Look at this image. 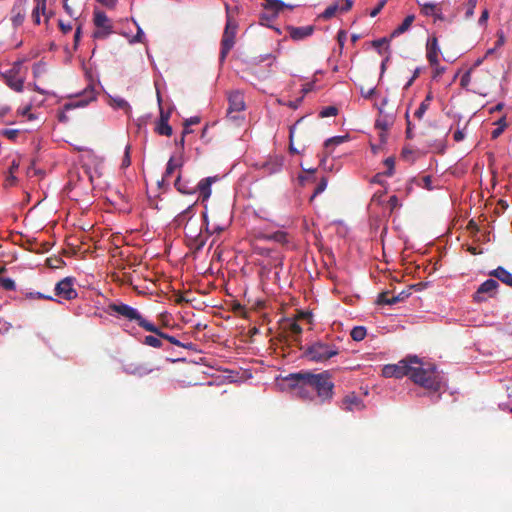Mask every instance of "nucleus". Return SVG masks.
Listing matches in <instances>:
<instances>
[{
	"instance_id": "1",
	"label": "nucleus",
	"mask_w": 512,
	"mask_h": 512,
	"mask_svg": "<svg viewBox=\"0 0 512 512\" xmlns=\"http://www.w3.org/2000/svg\"><path fill=\"white\" fill-rule=\"evenodd\" d=\"M280 385L304 400H313L317 396L324 403L329 402L334 394V383L328 371L317 374L305 370L290 373L281 379Z\"/></svg>"
},
{
	"instance_id": "2",
	"label": "nucleus",
	"mask_w": 512,
	"mask_h": 512,
	"mask_svg": "<svg viewBox=\"0 0 512 512\" xmlns=\"http://www.w3.org/2000/svg\"><path fill=\"white\" fill-rule=\"evenodd\" d=\"M382 375L387 378L408 376L415 384L433 393L439 392L443 386L442 378L435 367L424 368L416 356L401 360L397 364L385 365Z\"/></svg>"
},
{
	"instance_id": "3",
	"label": "nucleus",
	"mask_w": 512,
	"mask_h": 512,
	"mask_svg": "<svg viewBox=\"0 0 512 512\" xmlns=\"http://www.w3.org/2000/svg\"><path fill=\"white\" fill-rule=\"evenodd\" d=\"M341 353V348L332 340H316L310 343L305 352V357L315 363H327Z\"/></svg>"
},
{
	"instance_id": "4",
	"label": "nucleus",
	"mask_w": 512,
	"mask_h": 512,
	"mask_svg": "<svg viewBox=\"0 0 512 512\" xmlns=\"http://www.w3.org/2000/svg\"><path fill=\"white\" fill-rule=\"evenodd\" d=\"M107 312L110 315H118L128 319L129 321H135L145 331H154L155 324L145 319L141 313L134 307L125 303H110L108 305Z\"/></svg>"
},
{
	"instance_id": "5",
	"label": "nucleus",
	"mask_w": 512,
	"mask_h": 512,
	"mask_svg": "<svg viewBox=\"0 0 512 512\" xmlns=\"http://www.w3.org/2000/svg\"><path fill=\"white\" fill-rule=\"evenodd\" d=\"M226 13H227V21L225 30L222 36L221 40V51H220V60L224 61L230 52V50L233 48L235 44V36H236V29L237 25L234 23L229 15L230 8L228 4H226Z\"/></svg>"
},
{
	"instance_id": "6",
	"label": "nucleus",
	"mask_w": 512,
	"mask_h": 512,
	"mask_svg": "<svg viewBox=\"0 0 512 512\" xmlns=\"http://www.w3.org/2000/svg\"><path fill=\"white\" fill-rule=\"evenodd\" d=\"M93 23L96 28L93 32V38L105 39L113 33L112 21L108 18L105 12L95 10L93 14Z\"/></svg>"
},
{
	"instance_id": "7",
	"label": "nucleus",
	"mask_w": 512,
	"mask_h": 512,
	"mask_svg": "<svg viewBox=\"0 0 512 512\" xmlns=\"http://www.w3.org/2000/svg\"><path fill=\"white\" fill-rule=\"evenodd\" d=\"M228 104L227 117L233 121L238 120L240 118L239 114L246 107L243 93L238 90L229 93Z\"/></svg>"
},
{
	"instance_id": "8",
	"label": "nucleus",
	"mask_w": 512,
	"mask_h": 512,
	"mask_svg": "<svg viewBox=\"0 0 512 512\" xmlns=\"http://www.w3.org/2000/svg\"><path fill=\"white\" fill-rule=\"evenodd\" d=\"M75 278L65 277L55 285V295L63 300H73L77 298L78 292L74 288Z\"/></svg>"
},
{
	"instance_id": "9",
	"label": "nucleus",
	"mask_w": 512,
	"mask_h": 512,
	"mask_svg": "<svg viewBox=\"0 0 512 512\" xmlns=\"http://www.w3.org/2000/svg\"><path fill=\"white\" fill-rule=\"evenodd\" d=\"M341 407L346 412L357 413L363 410L364 403L358 395L349 393L343 398Z\"/></svg>"
},
{
	"instance_id": "10",
	"label": "nucleus",
	"mask_w": 512,
	"mask_h": 512,
	"mask_svg": "<svg viewBox=\"0 0 512 512\" xmlns=\"http://www.w3.org/2000/svg\"><path fill=\"white\" fill-rule=\"evenodd\" d=\"M284 157L281 155L270 156L262 163L261 169L265 175H273L280 172L283 168Z\"/></svg>"
},
{
	"instance_id": "11",
	"label": "nucleus",
	"mask_w": 512,
	"mask_h": 512,
	"mask_svg": "<svg viewBox=\"0 0 512 512\" xmlns=\"http://www.w3.org/2000/svg\"><path fill=\"white\" fill-rule=\"evenodd\" d=\"M81 99H78L73 102L66 103L64 105V110L68 111L74 108L84 107L88 105L91 101L96 99V92L93 87H89L84 90V92L81 95Z\"/></svg>"
},
{
	"instance_id": "12",
	"label": "nucleus",
	"mask_w": 512,
	"mask_h": 512,
	"mask_svg": "<svg viewBox=\"0 0 512 512\" xmlns=\"http://www.w3.org/2000/svg\"><path fill=\"white\" fill-rule=\"evenodd\" d=\"M35 1V7L32 10V21L35 25L41 24V15L44 16L45 22H48L49 18L51 17V13L47 11V0H34Z\"/></svg>"
},
{
	"instance_id": "13",
	"label": "nucleus",
	"mask_w": 512,
	"mask_h": 512,
	"mask_svg": "<svg viewBox=\"0 0 512 512\" xmlns=\"http://www.w3.org/2000/svg\"><path fill=\"white\" fill-rule=\"evenodd\" d=\"M6 84L16 92L23 90L24 78L21 75H17L15 68L9 69L3 74Z\"/></svg>"
},
{
	"instance_id": "14",
	"label": "nucleus",
	"mask_w": 512,
	"mask_h": 512,
	"mask_svg": "<svg viewBox=\"0 0 512 512\" xmlns=\"http://www.w3.org/2000/svg\"><path fill=\"white\" fill-rule=\"evenodd\" d=\"M498 287H499V284L496 280L487 279L478 287V289L474 295V299L476 301H482L483 300L482 294H488L489 297H493L494 294L496 293Z\"/></svg>"
},
{
	"instance_id": "15",
	"label": "nucleus",
	"mask_w": 512,
	"mask_h": 512,
	"mask_svg": "<svg viewBox=\"0 0 512 512\" xmlns=\"http://www.w3.org/2000/svg\"><path fill=\"white\" fill-rule=\"evenodd\" d=\"M440 47L436 36L428 39L426 44V57L430 65H435L439 60Z\"/></svg>"
},
{
	"instance_id": "16",
	"label": "nucleus",
	"mask_w": 512,
	"mask_h": 512,
	"mask_svg": "<svg viewBox=\"0 0 512 512\" xmlns=\"http://www.w3.org/2000/svg\"><path fill=\"white\" fill-rule=\"evenodd\" d=\"M217 180V177H206L200 180L197 184V192H199V198L202 203H205L211 196L212 184Z\"/></svg>"
},
{
	"instance_id": "17",
	"label": "nucleus",
	"mask_w": 512,
	"mask_h": 512,
	"mask_svg": "<svg viewBox=\"0 0 512 512\" xmlns=\"http://www.w3.org/2000/svg\"><path fill=\"white\" fill-rule=\"evenodd\" d=\"M202 216H203V221H204V225H205V230L209 234H220L229 225V220H225L223 222H216V221L210 222L206 210L202 213Z\"/></svg>"
},
{
	"instance_id": "18",
	"label": "nucleus",
	"mask_w": 512,
	"mask_h": 512,
	"mask_svg": "<svg viewBox=\"0 0 512 512\" xmlns=\"http://www.w3.org/2000/svg\"><path fill=\"white\" fill-rule=\"evenodd\" d=\"M26 0H18L11 11V21L15 27L21 26L26 17L25 11Z\"/></svg>"
},
{
	"instance_id": "19",
	"label": "nucleus",
	"mask_w": 512,
	"mask_h": 512,
	"mask_svg": "<svg viewBox=\"0 0 512 512\" xmlns=\"http://www.w3.org/2000/svg\"><path fill=\"white\" fill-rule=\"evenodd\" d=\"M174 186L181 194L192 195L197 192L196 184L189 179H184L180 175L176 178Z\"/></svg>"
},
{
	"instance_id": "20",
	"label": "nucleus",
	"mask_w": 512,
	"mask_h": 512,
	"mask_svg": "<svg viewBox=\"0 0 512 512\" xmlns=\"http://www.w3.org/2000/svg\"><path fill=\"white\" fill-rule=\"evenodd\" d=\"M313 31L314 27L311 25L301 27H288L289 36L295 41H300L311 36Z\"/></svg>"
},
{
	"instance_id": "21",
	"label": "nucleus",
	"mask_w": 512,
	"mask_h": 512,
	"mask_svg": "<svg viewBox=\"0 0 512 512\" xmlns=\"http://www.w3.org/2000/svg\"><path fill=\"white\" fill-rule=\"evenodd\" d=\"M344 4L339 6L338 4H332L328 6L324 12L321 14L322 18L324 19H330L332 18L338 10L341 12H346L351 9L353 2L352 0H344Z\"/></svg>"
},
{
	"instance_id": "22",
	"label": "nucleus",
	"mask_w": 512,
	"mask_h": 512,
	"mask_svg": "<svg viewBox=\"0 0 512 512\" xmlns=\"http://www.w3.org/2000/svg\"><path fill=\"white\" fill-rule=\"evenodd\" d=\"M409 296V293L402 291L396 296H390L389 292H383L378 297V303L382 305H394L403 301Z\"/></svg>"
},
{
	"instance_id": "23",
	"label": "nucleus",
	"mask_w": 512,
	"mask_h": 512,
	"mask_svg": "<svg viewBox=\"0 0 512 512\" xmlns=\"http://www.w3.org/2000/svg\"><path fill=\"white\" fill-rule=\"evenodd\" d=\"M489 275L497 278L499 281L512 288V273L507 271L505 268L499 266L490 271Z\"/></svg>"
},
{
	"instance_id": "24",
	"label": "nucleus",
	"mask_w": 512,
	"mask_h": 512,
	"mask_svg": "<svg viewBox=\"0 0 512 512\" xmlns=\"http://www.w3.org/2000/svg\"><path fill=\"white\" fill-rule=\"evenodd\" d=\"M182 166H183L182 156H179L178 158H176L175 156H171L167 162L166 170H165L162 181L163 182L168 181V178L174 173V171L177 168H180Z\"/></svg>"
},
{
	"instance_id": "25",
	"label": "nucleus",
	"mask_w": 512,
	"mask_h": 512,
	"mask_svg": "<svg viewBox=\"0 0 512 512\" xmlns=\"http://www.w3.org/2000/svg\"><path fill=\"white\" fill-rule=\"evenodd\" d=\"M263 7L266 10L271 11L272 17H275L285 7H288V5L281 0H267L266 3L263 4ZM289 8H292V6H289Z\"/></svg>"
},
{
	"instance_id": "26",
	"label": "nucleus",
	"mask_w": 512,
	"mask_h": 512,
	"mask_svg": "<svg viewBox=\"0 0 512 512\" xmlns=\"http://www.w3.org/2000/svg\"><path fill=\"white\" fill-rule=\"evenodd\" d=\"M415 19V16L414 15H408L404 20L403 22L398 26L396 27L390 37L391 38H395V37H398L400 36L401 34L405 33L406 31L409 30V28L411 27L413 21Z\"/></svg>"
},
{
	"instance_id": "27",
	"label": "nucleus",
	"mask_w": 512,
	"mask_h": 512,
	"mask_svg": "<svg viewBox=\"0 0 512 512\" xmlns=\"http://www.w3.org/2000/svg\"><path fill=\"white\" fill-rule=\"evenodd\" d=\"M124 372L129 375L142 377L149 374L151 372V369H148L144 365L129 364L124 367Z\"/></svg>"
},
{
	"instance_id": "28",
	"label": "nucleus",
	"mask_w": 512,
	"mask_h": 512,
	"mask_svg": "<svg viewBox=\"0 0 512 512\" xmlns=\"http://www.w3.org/2000/svg\"><path fill=\"white\" fill-rule=\"evenodd\" d=\"M155 131L159 135L164 136H171L173 132L172 127L169 125L168 122H165V119L158 120V122L156 123Z\"/></svg>"
},
{
	"instance_id": "29",
	"label": "nucleus",
	"mask_w": 512,
	"mask_h": 512,
	"mask_svg": "<svg viewBox=\"0 0 512 512\" xmlns=\"http://www.w3.org/2000/svg\"><path fill=\"white\" fill-rule=\"evenodd\" d=\"M151 333L153 334H156L157 336L169 341L171 344L173 345H176L178 347H181L182 345V342L180 340H178L175 336H172V335H169L165 332H163L162 330L159 329V327H157L155 325V329L154 331H150Z\"/></svg>"
},
{
	"instance_id": "30",
	"label": "nucleus",
	"mask_w": 512,
	"mask_h": 512,
	"mask_svg": "<svg viewBox=\"0 0 512 512\" xmlns=\"http://www.w3.org/2000/svg\"><path fill=\"white\" fill-rule=\"evenodd\" d=\"M163 338L157 336L156 334L154 335H147L144 337L142 343L144 345H147L149 347H153V348H161L163 343H162V340Z\"/></svg>"
},
{
	"instance_id": "31",
	"label": "nucleus",
	"mask_w": 512,
	"mask_h": 512,
	"mask_svg": "<svg viewBox=\"0 0 512 512\" xmlns=\"http://www.w3.org/2000/svg\"><path fill=\"white\" fill-rule=\"evenodd\" d=\"M367 334V330L364 326H355L350 333L351 338L354 341H362Z\"/></svg>"
},
{
	"instance_id": "32",
	"label": "nucleus",
	"mask_w": 512,
	"mask_h": 512,
	"mask_svg": "<svg viewBox=\"0 0 512 512\" xmlns=\"http://www.w3.org/2000/svg\"><path fill=\"white\" fill-rule=\"evenodd\" d=\"M418 4L421 6V12L426 16H432L433 14H435L437 7L439 6L438 4L432 2H418Z\"/></svg>"
},
{
	"instance_id": "33",
	"label": "nucleus",
	"mask_w": 512,
	"mask_h": 512,
	"mask_svg": "<svg viewBox=\"0 0 512 512\" xmlns=\"http://www.w3.org/2000/svg\"><path fill=\"white\" fill-rule=\"evenodd\" d=\"M495 124L497 125V128H495L491 132V138L492 139H497L503 133V131L505 130V128L507 126L505 117H502L499 120H497V122Z\"/></svg>"
},
{
	"instance_id": "34",
	"label": "nucleus",
	"mask_w": 512,
	"mask_h": 512,
	"mask_svg": "<svg viewBox=\"0 0 512 512\" xmlns=\"http://www.w3.org/2000/svg\"><path fill=\"white\" fill-rule=\"evenodd\" d=\"M287 330L290 336L293 337L294 339L300 337V335L302 334V327L296 321H291L288 324Z\"/></svg>"
},
{
	"instance_id": "35",
	"label": "nucleus",
	"mask_w": 512,
	"mask_h": 512,
	"mask_svg": "<svg viewBox=\"0 0 512 512\" xmlns=\"http://www.w3.org/2000/svg\"><path fill=\"white\" fill-rule=\"evenodd\" d=\"M267 238L282 244L288 243V235L284 231H276L268 235Z\"/></svg>"
},
{
	"instance_id": "36",
	"label": "nucleus",
	"mask_w": 512,
	"mask_h": 512,
	"mask_svg": "<svg viewBox=\"0 0 512 512\" xmlns=\"http://www.w3.org/2000/svg\"><path fill=\"white\" fill-rule=\"evenodd\" d=\"M111 104L114 108H117V109H122L125 111L130 110L129 103L124 98H121V97L111 98Z\"/></svg>"
},
{
	"instance_id": "37",
	"label": "nucleus",
	"mask_w": 512,
	"mask_h": 512,
	"mask_svg": "<svg viewBox=\"0 0 512 512\" xmlns=\"http://www.w3.org/2000/svg\"><path fill=\"white\" fill-rule=\"evenodd\" d=\"M346 137L345 136H334L329 139H327L324 142V147L326 150H329L331 147L337 146L345 142Z\"/></svg>"
},
{
	"instance_id": "38",
	"label": "nucleus",
	"mask_w": 512,
	"mask_h": 512,
	"mask_svg": "<svg viewBox=\"0 0 512 512\" xmlns=\"http://www.w3.org/2000/svg\"><path fill=\"white\" fill-rule=\"evenodd\" d=\"M337 114H338V109L335 106H327V107H324L320 111L319 116L321 118H326V117L336 116Z\"/></svg>"
},
{
	"instance_id": "39",
	"label": "nucleus",
	"mask_w": 512,
	"mask_h": 512,
	"mask_svg": "<svg viewBox=\"0 0 512 512\" xmlns=\"http://www.w3.org/2000/svg\"><path fill=\"white\" fill-rule=\"evenodd\" d=\"M0 285L7 291H14L16 289L15 281L11 278H0Z\"/></svg>"
},
{
	"instance_id": "40",
	"label": "nucleus",
	"mask_w": 512,
	"mask_h": 512,
	"mask_svg": "<svg viewBox=\"0 0 512 512\" xmlns=\"http://www.w3.org/2000/svg\"><path fill=\"white\" fill-rule=\"evenodd\" d=\"M134 23L137 26V33L136 35L130 40V43H144L145 41V34L142 30V28L138 25L137 22L134 21Z\"/></svg>"
},
{
	"instance_id": "41",
	"label": "nucleus",
	"mask_w": 512,
	"mask_h": 512,
	"mask_svg": "<svg viewBox=\"0 0 512 512\" xmlns=\"http://www.w3.org/2000/svg\"><path fill=\"white\" fill-rule=\"evenodd\" d=\"M384 165L387 168V170L384 172V175L392 176L394 173V166H395L394 158H392V157L386 158L384 160Z\"/></svg>"
},
{
	"instance_id": "42",
	"label": "nucleus",
	"mask_w": 512,
	"mask_h": 512,
	"mask_svg": "<svg viewBox=\"0 0 512 512\" xmlns=\"http://www.w3.org/2000/svg\"><path fill=\"white\" fill-rule=\"evenodd\" d=\"M478 0H467L465 17L471 18L474 15V9L477 5Z\"/></svg>"
},
{
	"instance_id": "43",
	"label": "nucleus",
	"mask_w": 512,
	"mask_h": 512,
	"mask_svg": "<svg viewBox=\"0 0 512 512\" xmlns=\"http://www.w3.org/2000/svg\"><path fill=\"white\" fill-rule=\"evenodd\" d=\"M429 106L427 105V103H422L419 105V107L417 108V110L415 111L414 113V116L421 120L423 118V116L425 115L426 111L428 110Z\"/></svg>"
},
{
	"instance_id": "44",
	"label": "nucleus",
	"mask_w": 512,
	"mask_h": 512,
	"mask_svg": "<svg viewBox=\"0 0 512 512\" xmlns=\"http://www.w3.org/2000/svg\"><path fill=\"white\" fill-rule=\"evenodd\" d=\"M19 132L20 131L18 129H4L2 131V135L7 137L10 140H15L17 138Z\"/></svg>"
},
{
	"instance_id": "45",
	"label": "nucleus",
	"mask_w": 512,
	"mask_h": 512,
	"mask_svg": "<svg viewBox=\"0 0 512 512\" xmlns=\"http://www.w3.org/2000/svg\"><path fill=\"white\" fill-rule=\"evenodd\" d=\"M326 187H327V180H326V178H322L315 188L313 197L321 194L326 189Z\"/></svg>"
},
{
	"instance_id": "46",
	"label": "nucleus",
	"mask_w": 512,
	"mask_h": 512,
	"mask_svg": "<svg viewBox=\"0 0 512 512\" xmlns=\"http://www.w3.org/2000/svg\"><path fill=\"white\" fill-rule=\"evenodd\" d=\"M360 93H361L362 97H364L365 99H371L376 94V88L372 87L368 90H364V88L361 87Z\"/></svg>"
},
{
	"instance_id": "47",
	"label": "nucleus",
	"mask_w": 512,
	"mask_h": 512,
	"mask_svg": "<svg viewBox=\"0 0 512 512\" xmlns=\"http://www.w3.org/2000/svg\"><path fill=\"white\" fill-rule=\"evenodd\" d=\"M386 2L387 0H380L377 6L370 11V16H377L380 13V11L384 8Z\"/></svg>"
},
{
	"instance_id": "48",
	"label": "nucleus",
	"mask_w": 512,
	"mask_h": 512,
	"mask_svg": "<svg viewBox=\"0 0 512 512\" xmlns=\"http://www.w3.org/2000/svg\"><path fill=\"white\" fill-rule=\"evenodd\" d=\"M433 67V78L436 79L440 77L445 72V67L440 66L439 62L435 65H431Z\"/></svg>"
},
{
	"instance_id": "49",
	"label": "nucleus",
	"mask_w": 512,
	"mask_h": 512,
	"mask_svg": "<svg viewBox=\"0 0 512 512\" xmlns=\"http://www.w3.org/2000/svg\"><path fill=\"white\" fill-rule=\"evenodd\" d=\"M26 296L28 298H32V299L37 298V299H47V300H51V301L55 300L52 296H46L40 292H35V293L30 292Z\"/></svg>"
},
{
	"instance_id": "50",
	"label": "nucleus",
	"mask_w": 512,
	"mask_h": 512,
	"mask_svg": "<svg viewBox=\"0 0 512 512\" xmlns=\"http://www.w3.org/2000/svg\"><path fill=\"white\" fill-rule=\"evenodd\" d=\"M130 146L127 145L125 147V154H124V158L122 160V167H128L130 164H131V159H130Z\"/></svg>"
},
{
	"instance_id": "51",
	"label": "nucleus",
	"mask_w": 512,
	"mask_h": 512,
	"mask_svg": "<svg viewBox=\"0 0 512 512\" xmlns=\"http://www.w3.org/2000/svg\"><path fill=\"white\" fill-rule=\"evenodd\" d=\"M29 111H30V106H26V107H24V108H22V109H18V113H19L20 115H22V116H28V119H29V120H33V119H35L34 114L30 113Z\"/></svg>"
},
{
	"instance_id": "52",
	"label": "nucleus",
	"mask_w": 512,
	"mask_h": 512,
	"mask_svg": "<svg viewBox=\"0 0 512 512\" xmlns=\"http://www.w3.org/2000/svg\"><path fill=\"white\" fill-rule=\"evenodd\" d=\"M59 28L64 33L67 34L72 31L73 27L70 23H64L62 20H59Z\"/></svg>"
},
{
	"instance_id": "53",
	"label": "nucleus",
	"mask_w": 512,
	"mask_h": 512,
	"mask_svg": "<svg viewBox=\"0 0 512 512\" xmlns=\"http://www.w3.org/2000/svg\"><path fill=\"white\" fill-rule=\"evenodd\" d=\"M68 1H69V0H64L63 8H64L65 12H66L70 17L76 18V13H75V11L72 9V7L68 4Z\"/></svg>"
},
{
	"instance_id": "54",
	"label": "nucleus",
	"mask_w": 512,
	"mask_h": 512,
	"mask_svg": "<svg viewBox=\"0 0 512 512\" xmlns=\"http://www.w3.org/2000/svg\"><path fill=\"white\" fill-rule=\"evenodd\" d=\"M405 118H406V123H407V129H406L407 137L408 138H412V124H411V121H410V116H409V112L408 111L405 114Z\"/></svg>"
},
{
	"instance_id": "55",
	"label": "nucleus",
	"mask_w": 512,
	"mask_h": 512,
	"mask_svg": "<svg viewBox=\"0 0 512 512\" xmlns=\"http://www.w3.org/2000/svg\"><path fill=\"white\" fill-rule=\"evenodd\" d=\"M193 205L189 206L186 210H184L181 214H179L176 218V221L178 223H181V221L192 212Z\"/></svg>"
},
{
	"instance_id": "56",
	"label": "nucleus",
	"mask_w": 512,
	"mask_h": 512,
	"mask_svg": "<svg viewBox=\"0 0 512 512\" xmlns=\"http://www.w3.org/2000/svg\"><path fill=\"white\" fill-rule=\"evenodd\" d=\"M419 73H420V69L419 68H416L413 75L411 76V78L408 80V82L405 84L404 88L405 89H408L412 84L413 82L415 81V79L419 76Z\"/></svg>"
},
{
	"instance_id": "57",
	"label": "nucleus",
	"mask_w": 512,
	"mask_h": 512,
	"mask_svg": "<svg viewBox=\"0 0 512 512\" xmlns=\"http://www.w3.org/2000/svg\"><path fill=\"white\" fill-rule=\"evenodd\" d=\"M453 138L456 142H460L465 138V133L463 130L458 129L454 132Z\"/></svg>"
},
{
	"instance_id": "58",
	"label": "nucleus",
	"mask_w": 512,
	"mask_h": 512,
	"mask_svg": "<svg viewBox=\"0 0 512 512\" xmlns=\"http://www.w3.org/2000/svg\"><path fill=\"white\" fill-rule=\"evenodd\" d=\"M81 30H82V26L81 24L77 26L76 30H75V34H74V44H75V47H77L79 41H80V38H81Z\"/></svg>"
},
{
	"instance_id": "59",
	"label": "nucleus",
	"mask_w": 512,
	"mask_h": 512,
	"mask_svg": "<svg viewBox=\"0 0 512 512\" xmlns=\"http://www.w3.org/2000/svg\"><path fill=\"white\" fill-rule=\"evenodd\" d=\"M387 43H388V39L384 37V38L374 40L372 44L375 48L380 49L384 44H387Z\"/></svg>"
},
{
	"instance_id": "60",
	"label": "nucleus",
	"mask_w": 512,
	"mask_h": 512,
	"mask_svg": "<svg viewBox=\"0 0 512 512\" xmlns=\"http://www.w3.org/2000/svg\"><path fill=\"white\" fill-rule=\"evenodd\" d=\"M389 205H390V208L393 210L395 208H397L399 206V200L397 198V196L395 195H392L390 198H389Z\"/></svg>"
},
{
	"instance_id": "61",
	"label": "nucleus",
	"mask_w": 512,
	"mask_h": 512,
	"mask_svg": "<svg viewBox=\"0 0 512 512\" xmlns=\"http://www.w3.org/2000/svg\"><path fill=\"white\" fill-rule=\"evenodd\" d=\"M422 181H423V184H424V187L428 190H432V179H431V176H424L422 178Z\"/></svg>"
},
{
	"instance_id": "62",
	"label": "nucleus",
	"mask_w": 512,
	"mask_h": 512,
	"mask_svg": "<svg viewBox=\"0 0 512 512\" xmlns=\"http://www.w3.org/2000/svg\"><path fill=\"white\" fill-rule=\"evenodd\" d=\"M293 134H294V128L292 127L290 129V145H289V151L293 154H296V153H299V151L294 147L293 143H292V138H293Z\"/></svg>"
},
{
	"instance_id": "63",
	"label": "nucleus",
	"mask_w": 512,
	"mask_h": 512,
	"mask_svg": "<svg viewBox=\"0 0 512 512\" xmlns=\"http://www.w3.org/2000/svg\"><path fill=\"white\" fill-rule=\"evenodd\" d=\"M198 123H200V117L194 116V117H190L189 119H186L184 124L191 126V125H196Z\"/></svg>"
},
{
	"instance_id": "64",
	"label": "nucleus",
	"mask_w": 512,
	"mask_h": 512,
	"mask_svg": "<svg viewBox=\"0 0 512 512\" xmlns=\"http://www.w3.org/2000/svg\"><path fill=\"white\" fill-rule=\"evenodd\" d=\"M488 17H489V12H488V10H486V9H485V10L482 12V14H481V16H480V18H479V21H478V22H479V25H484V24L487 22Z\"/></svg>"
}]
</instances>
